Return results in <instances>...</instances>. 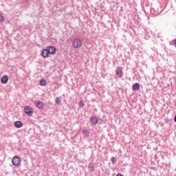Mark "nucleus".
Listing matches in <instances>:
<instances>
[{
  "instance_id": "14",
  "label": "nucleus",
  "mask_w": 176,
  "mask_h": 176,
  "mask_svg": "<svg viewBox=\"0 0 176 176\" xmlns=\"http://www.w3.org/2000/svg\"><path fill=\"white\" fill-rule=\"evenodd\" d=\"M3 20H5V16L0 13V23H3Z\"/></svg>"
},
{
  "instance_id": "6",
  "label": "nucleus",
  "mask_w": 176,
  "mask_h": 176,
  "mask_svg": "<svg viewBox=\"0 0 176 176\" xmlns=\"http://www.w3.org/2000/svg\"><path fill=\"white\" fill-rule=\"evenodd\" d=\"M42 56L44 58H47V57H49V50L47 48L43 50L42 52H41Z\"/></svg>"
},
{
  "instance_id": "16",
  "label": "nucleus",
  "mask_w": 176,
  "mask_h": 176,
  "mask_svg": "<svg viewBox=\"0 0 176 176\" xmlns=\"http://www.w3.org/2000/svg\"><path fill=\"white\" fill-rule=\"evenodd\" d=\"M111 163L112 164H115V163H116V158H115V157H111Z\"/></svg>"
},
{
  "instance_id": "8",
  "label": "nucleus",
  "mask_w": 176,
  "mask_h": 176,
  "mask_svg": "<svg viewBox=\"0 0 176 176\" xmlns=\"http://www.w3.org/2000/svg\"><path fill=\"white\" fill-rule=\"evenodd\" d=\"M9 80V77H8L7 75H4L1 78V82L3 83V85H6L8 83V81Z\"/></svg>"
},
{
  "instance_id": "11",
  "label": "nucleus",
  "mask_w": 176,
  "mask_h": 176,
  "mask_svg": "<svg viewBox=\"0 0 176 176\" xmlns=\"http://www.w3.org/2000/svg\"><path fill=\"white\" fill-rule=\"evenodd\" d=\"M14 126L16 127V129H21V127H23V122L21 121H16L14 122Z\"/></svg>"
},
{
  "instance_id": "9",
  "label": "nucleus",
  "mask_w": 176,
  "mask_h": 176,
  "mask_svg": "<svg viewBox=\"0 0 176 176\" xmlns=\"http://www.w3.org/2000/svg\"><path fill=\"white\" fill-rule=\"evenodd\" d=\"M132 89L134 91H138V90H140V83L136 82L133 84Z\"/></svg>"
},
{
  "instance_id": "15",
  "label": "nucleus",
  "mask_w": 176,
  "mask_h": 176,
  "mask_svg": "<svg viewBox=\"0 0 176 176\" xmlns=\"http://www.w3.org/2000/svg\"><path fill=\"white\" fill-rule=\"evenodd\" d=\"M78 105H79V107H80V108H83V107H85V102H83V101L80 100L78 102Z\"/></svg>"
},
{
  "instance_id": "10",
  "label": "nucleus",
  "mask_w": 176,
  "mask_h": 176,
  "mask_svg": "<svg viewBox=\"0 0 176 176\" xmlns=\"http://www.w3.org/2000/svg\"><path fill=\"white\" fill-rule=\"evenodd\" d=\"M48 52L50 54H54L56 53V47H48Z\"/></svg>"
},
{
  "instance_id": "13",
  "label": "nucleus",
  "mask_w": 176,
  "mask_h": 176,
  "mask_svg": "<svg viewBox=\"0 0 176 176\" xmlns=\"http://www.w3.org/2000/svg\"><path fill=\"white\" fill-rule=\"evenodd\" d=\"M40 85H41V86H45L46 85V80L41 79L40 80Z\"/></svg>"
},
{
  "instance_id": "17",
  "label": "nucleus",
  "mask_w": 176,
  "mask_h": 176,
  "mask_svg": "<svg viewBox=\"0 0 176 176\" xmlns=\"http://www.w3.org/2000/svg\"><path fill=\"white\" fill-rule=\"evenodd\" d=\"M56 104H60L61 103V100H60V98L57 97L56 98Z\"/></svg>"
},
{
  "instance_id": "4",
  "label": "nucleus",
  "mask_w": 176,
  "mask_h": 176,
  "mask_svg": "<svg viewBox=\"0 0 176 176\" xmlns=\"http://www.w3.org/2000/svg\"><path fill=\"white\" fill-rule=\"evenodd\" d=\"M12 163L13 166H19L21 163V160L19 156L15 155L12 160Z\"/></svg>"
},
{
  "instance_id": "1",
  "label": "nucleus",
  "mask_w": 176,
  "mask_h": 176,
  "mask_svg": "<svg viewBox=\"0 0 176 176\" xmlns=\"http://www.w3.org/2000/svg\"><path fill=\"white\" fill-rule=\"evenodd\" d=\"M72 45L74 49H80V47H82V40L80 38H74L72 41Z\"/></svg>"
},
{
  "instance_id": "18",
  "label": "nucleus",
  "mask_w": 176,
  "mask_h": 176,
  "mask_svg": "<svg viewBox=\"0 0 176 176\" xmlns=\"http://www.w3.org/2000/svg\"><path fill=\"white\" fill-rule=\"evenodd\" d=\"M174 122L176 123V115L175 116V118H174Z\"/></svg>"
},
{
  "instance_id": "7",
  "label": "nucleus",
  "mask_w": 176,
  "mask_h": 176,
  "mask_svg": "<svg viewBox=\"0 0 176 176\" xmlns=\"http://www.w3.org/2000/svg\"><path fill=\"white\" fill-rule=\"evenodd\" d=\"M35 106L38 108V109H43V108H45V104L41 101H37L36 103H35Z\"/></svg>"
},
{
  "instance_id": "12",
  "label": "nucleus",
  "mask_w": 176,
  "mask_h": 176,
  "mask_svg": "<svg viewBox=\"0 0 176 176\" xmlns=\"http://www.w3.org/2000/svg\"><path fill=\"white\" fill-rule=\"evenodd\" d=\"M89 134H90V132H89V131L87 129L82 131V135H84V137H89Z\"/></svg>"
},
{
  "instance_id": "3",
  "label": "nucleus",
  "mask_w": 176,
  "mask_h": 176,
  "mask_svg": "<svg viewBox=\"0 0 176 176\" xmlns=\"http://www.w3.org/2000/svg\"><path fill=\"white\" fill-rule=\"evenodd\" d=\"M90 122L92 124H94V126H96V124H98V122H99V124H102V120L98 119V118H97V116L91 117Z\"/></svg>"
},
{
  "instance_id": "2",
  "label": "nucleus",
  "mask_w": 176,
  "mask_h": 176,
  "mask_svg": "<svg viewBox=\"0 0 176 176\" xmlns=\"http://www.w3.org/2000/svg\"><path fill=\"white\" fill-rule=\"evenodd\" d=\"M24 111L28 116H32L34 115V109L30 106H25Z\"/></svg>"
},
{
  "instance_id": "5",
  "label": "nucleus",
  "mask_w": 176,
  "mask_h": 176,
  "mask_svg": "<svg viewBox=\"0 0 176 176\" xmlns=\"http://www.w3.org/2000/svg\"><path fill=\"white\" fill-rule=\"evenodd\" d=\"M116 75L117 78H122V76H123V72H122V69L120 67L117 68L116 70Z\"/></svg>"
}]
</instances>
